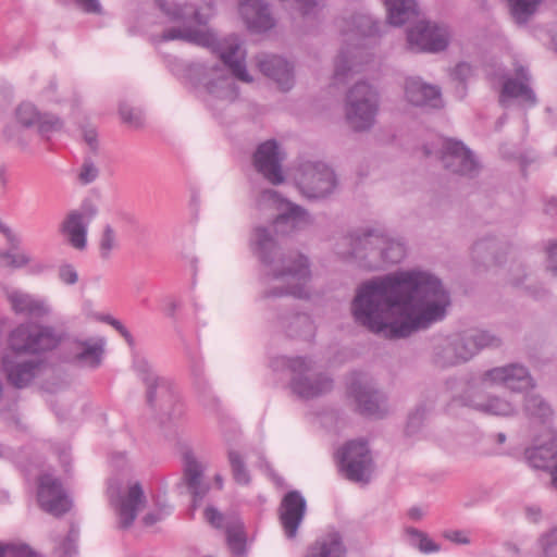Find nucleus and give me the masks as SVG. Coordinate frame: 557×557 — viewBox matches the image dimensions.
Listing matches in <instances>:
<instances>
[{
	"mask_svg": "<svg viewBox=\"0 0 557 557\" xmlns=\"http://www.w3.org/2000/svg\"><path fill=\"white\" fill-rule=\"evenodd\" d=\"M301 194L310 199L323 198L336 187L334 171L322 162H308L301 165L297 177Z\"/></svg>",
	"mask_w": 557,
	"mask_h": 557,
	"instance_id": "1a4fd4ad",
	"label": "nucleus"
},
{
	"mask_svg": "<svg viewBox=\"0 0 557 557\" xmlns=\"http://www.w3.org/2000/svg\"><path fill=\"white\" fill-rule=\"evenodd\" d=\"M104 345L106 341L102 337L78 342L79 351L75 354L74 360L83 367L97 368L101 363Z\"/></svg>",
	"mask_w": 557,
	"mask_h": 557,
	"instance_id": "c9c22d12",
	"label": "nucleus"
},
{
	"mask_svg": "<svg viewBox=\"0 0 557 557\" xmlns=\"http://www.w3.org/2000/svg\"><path fill=\"white\" fill-rule=\"evenodd\" d=\"M206 520L214 528H221L223 523V515L214 507H207L205 510Z\"/></svg>",
	"mask_w": 557,
	"mask_h": 557,
	"instance_id": "69168bd1",
	"label": "nucleus"
},
{
	"mask_svg": "<svg viewBox=\"0 0 557 557\" xmlns=\"http://www.w3.org/2000/svg\"><path fill=\"white\" fill-rule=\"evenodd\" d=\"M350 24L351 27L347 30H344V35L347 36L348 39L370 37L379 33L377 23L371 15L368 14L354 15L351 17Z\"/></svg>",
	"mask_w": 557,
	"mask_h": 557,
	"instance_id": "79ce46f5",
	"label": "nucleus"
},
{
	"mask_svg": "<svg viewBox=\"0 0 557 557\" xmlns=\"http://www.w3.org/2000/svg\"><path fill=\"white\" fill-rule=\"evenodd\" d=\"M59 280L66 285H74L78 282V273L71 263H63L58 269Z\"/></svg>",
	"mask_w": 557,
	"mask_h": 557,
	"instance_id": "13d9d810",
	"label": "nucleus"
},
{
	"mask_svg": "<svg viewBox=\"0 0 557 557\" xmlns=\"http://www.w3.org/2000/svg\"><path fill=\"white\" fill-rule=\"evenodd\" d=\"M205 467L191 454L184 456V480L193 496V507L200 505L209 492V484L202 480Z\"/></svg>",
	"mask_w": 557,
	"mask_h": 557,
	"instance_id": "c85d7f7f",
	"label": "nucleus"
},
{
	"mask_svg": "<svg viewBox=\"0 0 557 557\" xmlns=\"http://www.w3.org/2000/svg\"><path fill=\"white\" fill-rule=\"evenodd\" d=\"M7 299L12 311L17 315L41 319L50 314L51 308L46 299L13 289L7 292Z\"/></svg>",
	"mask_w": 557,
	"mask_h": 557,
	"instance_id": "393cba45",
	"label": "nucleus"
},
{
	"mask_svg": "<svg viewBox=\"0 0 557 557\" xmlns=\"http://www.w3.org/2000/svg\"><path fill=\"white\" fill-rule=\"evenodd\" d=\"M524 457L531 468L552 472L557 467V432L545 428L534 444L524 450Z\"/></svg>",
	"mask_w": 557,
	"mask_h": 557,
	"instance_id": "2eb2a0df",
	"label": "nucleus"
},
{
	"mask_svg": "<svg viewBox=\"0 0 557 557\" xmlns=\"http://www.w3.org/2000/svg\"><path fill=\"white\" fill-rule=\"evenodd\" d=\"M239 13L250 30L262 33L274 26L268 5L262 0H238Z\"/></svg>",
	"mask_w": 557,
	"mask_h": 557,
	"instance_id": "bb28decb",
	"label": "nucleus"
},
{
	"mask_svg": "<svg viewBox=\"0 0 557 557\" xmlns=\"http://www.w3.org/2000/svg\"><path fill=\"white\" fill-rule=\"evenodd\" d=\"M16 120L24 127L37 126L41 134H48L61 128L62 122L54 115H41L34 104L21 103L16 109Z\"/></svg>",
	"mask_w": 557,
	"mask_h": 557,
	"instance_id": "c756f323",
	"label": "nucleus"
},
{
	"mask_svg": "<svg viewBox=\"0 0 557 557\" xmlns=\"http://www.w3.org/2000/svg\"><path fill=\"white\" fill-rule=\"evenodd\" d=\"M284 326L290 337L310 338L314 333V325L311 318L305 313H295L289 317Z\"/></svg>",
	"mask_w": 557,
	"mask_h": 557,
	"instance_id": "37998d69",
	"label": "nucleus"
},
{
	"mask_svg": "<svg viewBox=\"0 0 557 557\" xmlns=\"http://www.w3.org/2000/svg\"><path fill=\"white\" fill-rule=\"evenodd\" d=\"M120 115L124 123L131 127L139 128L144 124V116L140 110L129 107L128 104L120 106Z\"/></svg>",
	"mask_w": 557,
	"mask_h": 557,
	"instance_id": "603ef678",
	"label": "nucleus"
},
{
	"mask_svg": "<svg viewBox=\"0 0 557 557\" xmlns=\"http://www.w3.org/2000/svg\"><path fill=\"white\" fill-rule=\"evenodd\" d=\"M511 278L510 282L515 286H520L524 283L525 280L529 278V275L525 273V269L521 264H516L511 269Z\"/></svg>",
	"mask_w": 557,
	"mask_h": 557,
	"instance_id": "338daca9",
	"label": "nucleus"
},
{
	"mask_svg": "<svg viewBox=\"0 0 557 557\" xmlns=\"http://www.w3.org/2000/svg\"><path fill=\"white\" fill-rule=\"evenodd\" d=\"M117 236L115 230L110 225H104L99 240V253L104 260L111 257L112 251L117 248Z\"/></svg>",
	"mask_w": 557,
	"mask_h": 557,
	"instance_id": "8fccbe9b",
	"label": "nucleus"
},
{
	"mask_svg": "<svg viewBox=\"0 0 557 557\" xmlns=\"http://www.w3.org/2000/svg\"><path fill=\"white\" fill-rule=\"evenodd\" d=\"M184 40L202 47H213L216 38L213 33L190 26L172 27L163 32L162 40Z\"/></svg>",
	"mask_w": 557,
	"mask_h": 557,
	"instance_id": "72a5a7b5",
	"label": "nucleus"
},
{
	"mask_svg": "<svg viewBox=\"0 0 557 557\" xmlns=\"http://www.w3.org/2000/svg\"><path fill=\"white\" fill-rule=\"evenodd\" d=\"M432 361L436 367L442 369L461 364L456 351L454 350L446 336L437 339L434 343Z\"/></svg>",
	"mask_w": 557,
	"mask_h": 557,
	"instance_id": "ea45409f",
	"label": "nucleus"
},
{
	"mask_svg": "<svg viewBox=\"0 0 557 557\" xmlns=\"http://www.w3.org/2000/svg\"><path fill=\"white\" fill-rule=\"evenodd\" d=\"M77 531L72 528L65 540L58 547V552L62 557H72L76 553Z\"/></svg>",
	"mask_w": 557,
	"mask_h": 557,
	"instance_id": "4d7b16f0",
	"label": "nucleus"
},
{
	"mask_svg": "<svg viewBox=\"0 0 557 557\" xmlns=\"http://www.w3.org/2000/svg\"><path fill=\"white\" fill-rule=\"evenodd\" d=\"M135 369L146 385V397L149 406L154 407L159 400L171 401L173 397L171 383L166 379L158 376L147 360H136Z\"/></svg>",
	"mask_w": 557,
	"mask_h": 557,
	"instance_id": "5701e85b",
	"label": "nucleus"
},
{
	"mask_svg": "<svg viewBox=\"0 0 557 557\" xmlns=\"http://www.w3.org/2000/svg\"><path fill=\"white\" fill-rule=\"evenodd\" d=\"M258 66L260 71L277 86L287 91L293 87L294 73L293 66L283 58L277 55L263 54L258 57Z\"/></svg>",
	"mask_w": 557,
	"mask_h": 557,
	"instance_id": "cd10ccee",
	"label": "nucleus"
},
{
	"mask_svg": "<svg viewBox=\"0 0 557 557\" xmlns=\"http://www.w3.org/2000/svg\"><path fill=\"white\" fill-rule=\"evenodd\" d=\"M160 10L171 21H182L184 23H195L205 25L208 21L202 16L193 3H182L174 0H156Z\"/></svg>",
	"mask_w": 557,
	"mask_h": 557,
	"instance_id": "473e14b6",
	"label": "nucleus"
},
{
	"mask_svg": "<svg viewBox=\"0 0 557 557\" xmlns=\"http://www.w3.org/2000/svg\"><path fill=\"white\" fill-rule=\"evenodd\" d=\"M41 366L40 360L7 350L1 356V369L7 382L18 389L27 387L35 380Z\"/></svg>",
	"mask_w": 557,
	"mask_h": 557,
	"instance_id": "ddd939ff",
	"label": "nucleus"
},
{
	"mask_svg": "<svg viewBox=\"0 0 557 557\" xmlns=\"http://www.w3.org/2000/svg\"><path fill=\"white\" fill-rule=\"evenodd\" d=\"M0 233L7 238L12 249H17L20 246L18 236L2 221H0Z\"/></svg>",
	"mask_w": 557,
	"mask_h": 557,
	"instance_id": "774afa93",
	"label": "nucleus"
},
{
	"mask_svg": "<svg viewBox=\"0 0 557 557\" xmlns=\"http://www.w3.org/2000/svg\"><path fill=\"white\" fill-rule=\"evenodd\" d=\"M110 500L115 507L119 524L122 529L129 528L137 518L138 510L145 507L147 498L139 482L131 484L124 495L114 498V492L110 485L108 488Z\"/></svg>",
	"mask_w": 557,
	"mask_h": 557,
	"instance_id": "6ab92c4d",
	"label": "nucleus"
},
{
	"mask_svg": "<svg viewBox=\"0 0 557 557\" xmlns=\"http://www.w3.org/2000/svg\"><path fill=\"white\" fill-rule=\"evenodd\" d=\"M257 203L260 208L273 207L280 213L273 222L277 234L288 235L311 224L308 212L300 206L283 199L275 190L264 189L260 193Z\"/></svg>",
	"mask_w": 557,
	"mask_h": 557,
	"instance_id": "0eeeda50",
	"label": "nucleus"
},
{
	"mask_svg": "<svg viewBox=\"0 0 557 557\" xmlns=\"http://www.w3.org/2000/svg\"><path fill=\"white\" fill-rule=\"evenodd\" d=\"M472 73L470 64L466 62L458 63L451 72V77L459 83H465Z\"/></svg>",
	"mask_w": 557,
	"mask_h": 557,
	"instance_id": "0e129e2a",
	"label": "nucleus"
},
{
	"mask_svg": "<svg viewBox=\"0 0 557 557\" xmlns=\"http://www.w3.org/2000/svg\"><path fill=\"white\" fill-rule=\"evenodd\" d=\"M37 500L42 510L55 517L64 515L71 508V500L62 483L48 473L38 479Z\"/></svg>",
	"mask_w": 557,
	"mask_h": 557,
	"instance_id": "dca6fc26",
	"label": "nucleus"
},
{
	"mask_svg": "<svg viewBox=\"0 0 557 557\" xmlns=\"http://www.w3.org/2000/svg\"><path fill=\"white\" fill-rule=\"evenodd\" d=\"M189 72L191 78L208 94L206 101L209 104L213 106L219 101L230 103L237 98V88L223 66L195 63Z\"/></svg>",
	"mask_w": 557,
	"mask_h": 557,
	"instance_id": "423d86ee",
	"label": "nucleus"
},
{
	"mask_svg": "<svg viewBox=\"0 0 557 557\" xmlns=\"http://www.w3.org/2000/svg\"><path fill=\"white\" fill-rule=\"evenodd\" d=\"M98 214L91 200H85L78 208L66 212L58 231L64 242L77 251H84L88 244V228Z\"/></svg>",
	"mask_w": 557,
	"mask_h": 557,
	"instance_id": "6e6552de",
	"label": "nucleus"
},
{
	"mask_svg": "<svg viewBox=\"0 0 557 557\" xmlns=\"http://www.w3.org/2000/svg\"><path fill=\"white\" fill-rule=\"evenodd\" d=\"M361 49L355 47L352 50H342L335 61L334 83L344 84L352 72H357L359 63L356 61L361 58Z\"/></svg>",
	"mask_w": 557,
	"mask_h": 557,
	"instance_id": "4c0bfd02",
	"label": "nucleus"
},
{
	"mask_svg": "<svg viewBox=\"0 0 557 557\" xmlns=\"http://www.w3.org/2000/svg\"><path fill=\"white\" fill-rule=\"evenodd\" d=\"M389 24L400 26L418 15L414 0H384Z\"/></svg>",
	"mask_w": 557,
	"mask_h": 557,
	"instance_id": "e433bc0d",
	"label": "nucleus"
},
{
	"mask_svg": "<svg viewBox=\"0 0 557 557\" xmlns=\"http://www.w3.org/2000/svg\"><path fill=\"white\" fill-rule=\"evenodd\" d=\"M446 337L461 364L471 360L482 349L500 345L497 336L484 330H468Z\"/></svg>",
	"mask_w": 557,
	"mask_h": 557,
	"instance_id": "4468645a",
	"label": "nucleus"
},
{
	"mask_svg": "<svg viewBox=\"0 0 557 557\" xmlns=\"http://www.w3.org/2000/svg\"><path fill=\"white\" fill-rule=\"evenodd\" d=\"M426 411V407L422 405L417 407L412 412L409 413L406 425V433L408 435H413L419 431V429L423 424Z\"/></svg>",
	"mask_w": 557,
	"mask_h": 557,
	"instance_id": "864d4df0",
	"label": "nucleus"
},
{
	"mask_svg": "<svg viewBox=\"0 0 557 557\" xmlns=\"http://www.w3.org/2000/svg\"><path fill=\"white\" fill-rule=\"evenodd\" d=\"M546 269L552 275L557 277V242H550L546 248Z\"/></svg>",
	"mask_w": 557,
	"mask_h": 557,
	"instance_id": "052dcab7",
	"label": "nucleus"
},
{
	"mask_svg": "<svg viewBox=\"0 0 557 557\" xmlns=\"http://www.w3.org/2000/svg\"><path fill=\"white\" fill-rule=\"evenodd\" d=\"M443 536L456 544L468 545L471 543L468 533L461 530H447L443 533Z\"/></svg>",
	"mask_w": 557,
	"mask_h": 557,
	"instance_id": "e2e57ef3",
	"label": "nucleus"
},
{
	"mask_svg": "<svg viewBox=\"0 0 557 557\" xmlns=\"http://www.w3.org/2000/svg\"><path fill=\"white\" fill-rule=\"evenodd\" d=\"M220 58L223 64L228 67L232 74L239 81L250 83L252 77L246 69V53L237 39H232L220 51Z\"/></svg>",
	"mask_w": 557,
	"mask_h": 557,
	"instance_id": "2f4dec72",
	"label": "nucleus"
},
{
	"mask_svg": "<svg viewBox=\"0 0 557 557\" xmlns=\"http://www.w3.org/2000/svg\"><path fill=\"white\" fill-rule=\"evenodd\" d=\"M274 367H285L293 373L290 388L301 398H314L330 392L333 380L324 373L317 372L314 363L306 358L282 356L274 361Z\"/></svg>",
	"mask_w": 557,
	"mask_h": 557,
	"instance_id": "20e7f679",
	"label": "nucleus"
},
{
	"mask_svg": "<svg viewBox=\"0 0 557 557\" xmlns=\"http://www.w3.org/2000/svg\"><path fill=\"white\" fill-rule=\"evenodd\" d=\"M307 509V503L298 491L286 493L278 508L280 521L287 539L296 537Z\"/></svg>",
	"mask_w": 557,
	"mask_h": 557,
	"instance_id": "412c9836",
	"label": "nucleus"
},
{
	"mask_svg": "<svg viewBox=\"0 0 557 557\" xmlns=\"http://www.w3.org/2000/svg\"><path fill=\"white\" fill-rule=\"evenodd\" d=\"M98 169L90 161H85L79 173V180L83 184H90L98 177Z\"/></svg>",
	"mask_w": 557,
	"mask_h": 557,
	"instance_id": "680f3d73",
	"label": "nucleus"
},
{
	"mask_svg": "<svg viewBox=\"0 0 557 557\" xmlns=\"http://www.w3.org/2000/svg\"><path fill=\"white\" fill-rule=\"evenodd\" d=\"M458 400L461 405L485 414L512 417L518 412V406L511 399L496 395L485 397L472 387L465 391Z\"/></svg>",
	"mask_w": 557,
	"mask_h": 557,
	"instance_id": "a211bd4d",
	"label": "nucleus"
},
{
	"mask_svg": "<svg viewBox=\"0 0 557 557\" xmlns=\"http://www.w3.org/2000/svg\"><path fill=\"white\" fill-rule=\"evenodd\" d=\"M0 557H40L26 545H0Z\"/></svg>",
	"mask_w": 557,
	"mask_h": 557,
	"instance_id": "5fc2aeb1",
	"label": "nucleus"
},
{
	"mask_svg": "<svg viewBox=\"0 0 557 557\" xmlns=\"http://www.w3.org/2000/svg\"><path fill=\"white\" fill-rule=\"evenodd\" d=\"M450 295L424 271H399L360 284L351 301L357 323L386 338H406L445 319Z\"/></svg>",
	"mask_w": 557,
	"mask_h": 557,
	"instance_id": "f257e3e1",
	"label": "nucleus"
},
{
	"mask_svg": "<svg viewBox=\"0 0 557 557\" xmlns=\"http://www.w3.org/2000/svg\"><path fill=\"white\" fill-rule=\"evenodd\" d=\"M339 469L354 482H369L372 472V458L363 441L348 442L336 455Z\"/></svg>",
	"mask_w": 557,
	"mask_h": 557,
	"instance_id": "9d476101",
	"label": "nucleus"
},
{
	"mask_svg": "<svg viewBox=\"0 0 557 557\" xmlns=\"http://www.w3.org/2000/svg\"><path fill=\"white\" fill-rule=\"evenodd\" d=\"M281 161L282 158L277 143L273 139L259 145L253 154V163L257 171L274 185L281 184L284 181Z\"/></svg>",
	"mask_w": 557,
	"mask_h": 557,
	"instance_id": "4be33fe9",
	"label": "nucleus"
},
{
	"mask_svg": "<svg viewBox=\"0 0 557 557\" xmlns=\"http://www.w3.org/2000/svg\"><path fill=\"white\" fill-rule=\"evenodd\" d=\"M363 239L379 248V256L386 263H398L406 256L404 243L379 232L368 231Z\"/></svg>",
	"mask_w": 557,
	"mask_h": 557,
	"instance_id": "7c9ffc66",
	"label": "nucleus"
},
{
	"mask_svg": "<svg viewBox=\"0 0 557 557\" xmlns=\"http://www.w3.org/2000/svg\"><path fill=\"white\" fill-rule=\"evenodd\" d=\"M367 234L368 231L355 232L339 237L335 244V252L344 259L362 256L363 249L360 245Z\"/></svg>",
	"mask_w": 557,
	"mask_h": 557,
	"instance_id": "a19ab883",
	"label": "nucleus"
},
{
	"mask_svg": "<svg viewBox=\"0 0 557 557\" xmlns=\"http://www.w3.org/2000/svg\"><path fill=\"white\" fill-rule=\"evenodd\" d=\"M524 411L531 418L539 419L541 422L546 423L553 417V409L539 395L528 394L524 400Z\"/></svg>",
	"mask_w": 557,
	"mask_h": 557,
	"instance_id": "c03bdc74",
	"label": "nucleus"
},
{
	"mask_svg": "<svg viewBox=\"0 0 557 557\" xmlns=\"http://www.w3.org/2000/svg\"><path fill=\"white\" fill-rule=\"evenodd\" d=\"M171 512V507L168 505L158 506L154 510L144 516L143 522L147 527H151L157 522L164 519Z\"/></svg>",
	"mask_w": 557,
	"mask_h": 557,
	"instance_id": "bf43d9fd",
	"label": "nucleus"
},
{
	"mask_svg": "<svg viewBox=\"0 0 557 557\" xmlns=\"http://www.w3.org/2000/svg\"><path fill=\"white\" fill-rule=\"evenodd\" d=\"M405 533L409 544L423 554L437 553L441 549L440 545L432 541L426 533L416 528H407Z\"/></svg>",
	"mask_w": 557,
	"mask_h": 557,
	"instance_id": "49530a36",
	"label": "nucleus"
},
{
	"mask_svg": "<svg viewBox=\"0 0 557 557\" xmlns=\"http://www.w3.org/2000/svg\"><path fill=\"white\" fill-rule=\"evenodd\" d=\"M438 158L444 169L461 176L473 177L479 173L480 164L472 151L460 140L443 138L440 140Z\"/></svg>",
	"mask_w": 557,
	"mask_h": 557,
	"instance_id": "f8f14e48",
	"label": "nucleus"
},
{
	"mask_svg": "<svg viewBox=\"0 0 557 557\" xmlns=\"http://www.w3.org/2000/svg\"><path fill=\"white\" fill-rule=\"evenodd\" d=\"M253 253L268 267L267 289L263 298L294 296L307 298V283L311 273L308 259L298 252L278 253L275 239L268 228L258 226L251 238Z\"/></svg>",
	"mask_w": 557,
	"mask_h": 557,
	"instance_id": "f03ea898",
	"label": "nucleus"
},
{
	"mask_svg": "<svg viewBox=\"0 0 557 557\" xmlns=\"http://www.w3.org/2000/svg\"><path fill=\"white\" fill-rule=\"evenodd\" d=\"M349 394L354 397L360 413L382 418L387 412L385 396L370 383L352 381Z\"/></svg>",
	"mask_w": 557,
	"mask_h": 557,
	"instance_id": "aec40b11",
	"label": "nucleus"
},
{
	"mask_svg": "<svg viewBox=\"0 0 557 557\" xmlns=\"http://www.w3.org/2000/svg\"><path fill=\"white\" fill-rule=\"evenodd\" d=\"M482 382L490 385H503L513 392H522L534 386L528 368L521 363H508L490 369L482 374Z\"/></svg>",
	"mask_w": 557,
	"mask_h": 557,
	"instance_id": "f3484780",
	"label": "nucleus"
},
{
	"mask_svg": "<svg viewBox=\"0 0 557 557\" xmlns=\"http://www.w3.org/2000/svg\"><path fill=\"white\" fill-rule=\"evenodd\" d=\"M536 544L541 557H557V527L541 534Z\"/></svg>",
	"mask_w": 557,
	"mask_h": 557,
	"instance_id": "09e8293b",
	"label": "nucleus"
},
{
	"mask_svg": "<svg viewBox=\"0 0 557 557\" xmlns=\"http://www.w3.org/2000/svg\"><path fill=\"white\" fill-rule=\"evenodd\" d=\"M61 335L51 325L23 322L12 329L7 338V351L24 356H38L54 349Z\"/></svg>",
	"mask_w": 557,
	"mask_h": 557,
	"instance_id": "7ed1b4c3",
	"label": "nucleus"
},
{
	"mask_svg": "<svg viewBox=\"0 0 557 557\" xmlns=\"http://www.w3.org/2000/svg\"><path fill=\"white\" fill-rule=\"evenodd\" d=\"M379 110L376 90L364 82L357 83L349 89L345 101V117L356 132H362L374 125Z\"/></svg>",
	"mask_w": 557,
	"mask_h": 557,
	"instance_id": "39448f33",
	"label": "nucleus"
},
{
	"mask_svg": "<svg viewBox=\"0 0 557 557\" xmlns=\"http://www.w3.org/2000/svg\"><path fill=\"white\" fill-rule=\"evenodd\" d=\"M227 544L234 555L242 556L246 552V536L240 527L227 529Z\"/></svg>",
	"mask_w": 557,
	"mask_h": 557,
	"instance_id": "3c124183",
	"label": "nucleus"
},
{
	"mask_svg": "<svg viewBox=\"0 0 557 557\" xmlns=\"http://www.w3.org/2000/svg\"><path fill=\"white\" fill-rule=\"evenodd\" d=\"M404 91L406 100L412 106L430 108H441L443 106L440 88L424 82L419 76L407 77Z\"/></svg>",
	"mask_w": 557,
	"mask_h": 557,
	"instance_id": "b1692460",
	"label": "nucleus"
},
{
	"mask_svg": "<svg viewBox=\"0 0 557 557\" xmlns=\"http://www.w3.org/2000/svg\"><path fill=\"white\" fill-rule=\"evenodd\" d=\"M543 0H507L515 21L524 24L536 12Z\"/></svg>",
	"mask_w": 557,
	"mask_h": 557,
	"instance_id": "a18cd8bd",
	"label": "nucleus"
},
{
	"mask_svg": "<svg viewBox=\"0 0 557 557\" xmlns=\"http://www.w3.org/2000/svg\"><path fill=\"white\" fill-rule=\"evenodd\" d=\"M227 457L234 480L238 484L247 485L250 482V475L242 455L234 449H230Z\"/></svg>",
	"mask_w": 557,
	"mask_h": 557,
	"instance_id": "de8ad7c7",
	"label": "nucleus"
},
{
	"mask_svg": "<svg viewBox=\"0 0 557 557\" xmlns=\"http://www.w3.org/2000/svg\"><path fill=\"white\" fill-rule=\"evenodd\" d=\"M515 74L516 77L505 79L500 95V102L504 103L505 98H515L529 107L535 106L537 99L529 85L531 79L529 71L524 66L519 65L515 69Z\"/></svg>",
	"mask_w": 557,
	"mask_h": 557,
	"instance_id": "a878e982",
	"label": "nucleus"
},
{
	"mask_svg": "<svg viewBox=\"0 0 557 557\" xmlns=\"http://www.w3.org/2000/svg\"><path fill=\"white\" fill-rule=\"evenodd\" d=\"M500 249V244L495 238L480 239L472 247V258L487 267L497 265L502 263Z\"/></svg>",
	"mask_w": 557,
	"mask_h": 557,
	"instance_id": "58836bf2",
	"label": "nucleus"
},
{
	"mask_svg": "<svg viewBox=\"0 0 557 557\" xmlns=\"http://www.w3.org/2000/svg\"><path fill=\"white\" fill-rule=\"evenodd\" d=\"M0 260L14 268H22L30 262V257L24 252H0Z\"/></svg>",
	"mask_w": 557,
	"mask_h": 557,
	"instance_id": "6e6d98bb",
	"label": "nucleus"
},
{
	"mask_svg": "<svg viewBox=\"0 0 557 557\" xmlns=\"http://www.w3.org/2000/svg\"><path fill=\"white\" fill-rule=\"evenodd\" d=\"M450 30L444 24L419 21L407 30L408 46L416 52H440L448 47Z\"/></svg>",
	"mask_w": 557,
	"mask_h": 557,
	"instance_id": "9b49d317",
	"label": "nucleus"
},
{
	"mask_svg": "<svg viewBox=\"0 0 557 557\" xmlns=\"http://www.w3.org/2000/svg\"><path fill=\"white\" fill-rule=\"evenodd\" d=\"M346 548L337 532L319 537L308 549L306 557H344Z\"/></svg>",
	"mask_w": 557,
	"mask_h": 557,
	"instance_id": "f704fd0d",
	"label": "nucleus"
}]
</instances>
